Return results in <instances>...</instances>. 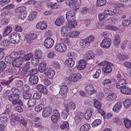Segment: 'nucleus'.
I'll return each mask as SVG.
<instances>
[{
  "mask_svg": "<svg viewBox=\"0 0 131 131\" xmlns=\"http://www.w3.org/2000/svg\"><path fill=\"white\" fill-rule=\"evenodd\" d=\"M26 8L24 6L21 7L17 8L15 10V12L17 13H20L25 10Z\"/></svg>",
  "mask_w": 131,
  "mask_h": 131,
  "instance_id": "obj_57",
  "label": "nucleus"
},
{
  "mask_svg": "<svg viewBox=\"0 0 131 131\" xmlns=\"http://www.w3.org/2000/svg\"><path fill=\"white\" fill-rule=\"evenodd\" d=\"M93 112V109L91 108H89L86 110L84 115V118L86 120H88L90 118Z\"/></svg>",
  "mask_w": 131,
  "mask_h": 131,
  "instance_id": "obj_16",
  "label": "nucleus"
},
{
  "mask_svg": "<svg viewBox=\"0 0 131 131\" xmlns=\"http://www.w3.org/2000/svg\"><path fill=\"white\" fill-rule=\"evenodd\" d=\"M89 44L85 40H82L80 41V46L82 48H87Z\"/></svg>",
  "mask_w": 131,
  "mask_h": 131,
  "instance_id": "obj_28",
  "label": "nucleus"
},
{
  "mask_svg": "<svg viewBox=\"0 0 131 131\" xmlns=\"http://www.w3.org/2000/svg\"><path fill=\"white\" fill-rule=\"evenodd\" d=\"M76 13L74 11H70L67 12L66 14V17L68 21H70V20L74 19L73 18L75 16Z\"/></svg>",
  "mask_w": 131,
  "mask_h": 131,
  "instance_id": "obj_14",
  "label": "nucleus"
},
{
  "mask_svg": "<svg viewBox=\"0 0 131 131\" xmlns=\"http://www.w3.org/2000/svg\"><path fill=\"white\" fill-rule=\"evenodd\" d=\"M8 118L6 116H3L0 117V123L5 124L8 122Z\"/></svg>",
  "mask_w": 131,
  "mask_h": 131,
  "instance_id": "obj_41",
  "label": "nucleus"
},
{
  "mask_svg": "<svg viewBox=\"0 0 131 131\" xmlns=\"http://www.w3.org/2000/svg\"><path fill=\"white\" fill-rule=\"evenodd\" d=\"M81 0H72L69 3V6L70 8L75 9H79V6L81 4Z\"/></svg>",
  "mask_w": 131,
  "mask_h": 131,
  "instance_id": "obj_3",
  "label": "nucleus"
},
{
  "mask_svg": "<svg viewBox=\"0 0 131 131\" xmlns=\"http://www.w3.org/2000/svg\"><path fill=\"white\" fill-rule=\"evenodd\" d=\"M117 97L116 94L115 93L108 94L106 97V100L108 101H111L115 99Z\"/></svg>",
  "mask_w": 131,
  "mask_h": 131,
  "instance_id": "obj_32",
  "label": "nucleus"
},
{
  "mask_svg": "<svg viewBox=\"0 0 131 131\" xmlns=\"http://www.w3.org/2000/svg\"><path fill=\"white\" fill-rule=\"evenodd\" d=\"M52 108L50 107H46L43 110L42 116L43 117L46 118L50 116L52 113Z\"/></svg>",
  "mask_w": 131,
  "mask_h": 131,
  "instance_id": "obj_6",
  "label": "nucleus"
},
{
  "mask_svg": "<svg viewBox=\"0 0 131 131\" xmlns=\"http://www.w3.org/2000/svg\"><path fill=\"white\" fill-rule=\"evenodd\" d=\"M39 80L38 77L36 76L32 75L29 78V83L30 85H35L36 84Z\"/></svg>",
  "mask_w": 131,
  "mask_h": 131,
  "instance_id": "obj_12",
  "label": "nucleus"
},
{
  "mask_svg": "<svg viewBox=\"0 0 131 131\" xmlns=\"http://www.w3.org/2000/svg\"><path fill=\"white\" fill-rule=\"evenodd\" d=\"M64 18L62 16H59L56 19L55 22V24L58 26L61 25L64 23Z\"/></svg>",
  "mask_w": 131,
  "mask_h": 131,
  "instance_id": "obj_20",
  "label": "nucleus"
},
{
  "mask_svg": "<svg viewBox=\"0 0 131 131\" xmlns=\"http://www.w3.org/2000/svg\"><path fill=\"white\" fill-rule=\"evenodd\" d=\"M112 65V64L109 63L106 66L102 68V71L105 75H107L111 72L112 69L111 66Z\"/></svg>",
  "mask_w": 131,
  "mask_h": 131,
  "instance_id": "obj_10",
  "label": "nucleus"
},
{
  "mask_svg": "<svg viewBox=\"0 0 131 131\" xmlns=\"http://www.w3.org/2000/svg\"><path fill=\"white\" fill-rule=\"evenodd\" d=\"M15 85L18 88H21L23 85V82L21 80H17L15 81Z\"/></svg>",
  "mask_w": 131,
  "mask_h": 131,
  "instance_id": "obj_42",
  "label": "nucleus"
},
{
  "mask_svg": "<svg viewBox=\"0 0 131 131\" xmlns=\"http://www.w3.org/2000/svg\"><path fill=\"white\" fill-rule=\"evenodd\" d=\"M101 121L100 119H95L92 123V126L93 127L94 126H98L101 124Z\"/></svg>",
  "mask_w": 131,
  "mask_h": 131,
  "instance_id": "obj_51",
  "label": "nucleus"
},
{
  "mask_svg": "<svg viewBox=\"0 0 131 131\" xmlns=\"http://www.w3.org/2000/svg\"><path fill=\"white\" fill-rule=\"evenodd\" d=\"M65 63V64L67 65V67L69 68H71L74 64L75 62L72 58H69L66 60Z\"/></svg>",
  "mask_w": 131,
  "mask_h": 131,
  "instance_id": "obj_18",
  "label": "nucleus"
},
{
  "mask_svg": "<svg viewBox=\"0 0 131 131\" xmlns=\"http://www.w3.org/2000/svg\"><path fill=\"white\" fill-rule=\"evenodd\" d=\"M55 48L56 50L61 52L65 51L67 49L66 45L63 43L57 44L56 45Z\"/></svg>",
  "mask_w": 131,
  "mask_h": 131,
  "instance_id": "obj_8",
  "label": "nucleus"
},
{
  "mask_svg": "<svg viewBox=\"0 0 131 131\" xmlns=\"http://www.w3.org/2000/svg\"><path fill=\"white\" fill-rule=\"evenodd\" d=\"M111 43V40L110 38H105L102 40L100 45L103 48H108L110 47Z\"/></svg>",
  "mask_w": 131,
  "mask_h": 131,
  "instance_id": "obj_5",
  "label": "nucleus"
},
{
  "mask_svg": "<svg viewBox=\"0 0 131 131\" xmlns=\"http://www.w3.org/2000/svg\"><path fill=\"white\" fill-rule=\"evenodd\" d=\"M106 3V0H97L96 6L101 7L104 5Z\"/></svg>",
  "mask_w": 131,
  "mask_h": 131,
  "instance_id": "obj_43",
  "label": "nucleus"
},
{
  "mask_svg": "<svg viewBox=\"0 0 131 131\" xmlns=\"http://www.w3.org/2000/svg\"><path fill=\"white\" fill-rule=\"evenodd\" d=\"M122 107V103L120 102H117L114 106L113 111L117 113H118Z\"/></svg>",
  "mask_w": 131,
  "mask_h": 131,
  "instance_id": "obj_26",
  "label": "nucleus"
},
{
  "mask_svg": "<svg viewBox=\"0 0 131 131\" xmlns=\"http://www.w3.org/2000/svg\"><path fill=\"white\" fill-rule=\"evenodd\" d=\"M12 73V70L10 69L9 68L7 69L3 72V74L5 76H8L11 74Z\"/></svg>",
  "mask_w": 131,
  "mask_h": 131,
  "instance_id": "obj_64",
  "label": "nucleus"
},
{
  "mask_svg": "<svg viewBox=\"0 0 131 131\" xmlns=\"http://www.w3.org/2000/svg\"><path fill=\"white\" fill-rule=\"evenodd\" d=\"M10 1V0H1L0 1V5L1 6H4L8 4Z\"/></svg>",
  "mask_w": 131,
  "mask_h": 131,
  "instance_id": "obj_59",
  "label": "nucleus"
},
{
  "mask_svg": "<svg viewBox=\"0 0 131 131\" xmlns=\"http://www.w3.org/2000/svg\"><path fill=\"white\" fill-rule=\"evenodd\" d=\"M131 23V20H126L123 21L122 22V25L124 27H127L129 26Z\"/></svg>",
  "mask_w": 131,
  "mask_h": 131,
  "instance_id": "obj_53",
  "label": "nucleus"
},
{
  "mask_svg": "<svg viewBox=\"0 0 131 131\" xmlns=\"http://www.w3.org/2000/svg\"><path fill=\"white\" fill-rule=\"evenodd\" d=\"M71 29L70 27H62L61 29L62 35L64 37L67 36L71 32Z\"/></svg>",
  "mask_w": 131,
  "mask_h": 131,
  "instance_id": "obj_7",
  "label": "nucleus"
},
{
  "mask_svg": "<svg viewBox=\"0 0 131 131\" xmlns=\"http://www.w3.org/2000/svg\"><path fill=\"white\" fill-rule=\"evenodd\" d=\"M37 37V35L36 34L32 33L28 35L26 38L27 42L29 44L32 43V40L35 39Z\"/></svg>",
  "mask_w": 131,
  "mask_h": 131,
  "instance_id": "obj_17",
  "label": "nucleus"
},
{
  "mask_svg": "<svg viewBox=\"0 0 131 131\" xmlns=\"http://www.w3.org/2000/svg\"><path fill=\"white\" fill-rule=\"evenodd\" d=\"M20 35L17 33H12L9 35L8 40L12 43L17 44L20 41Z\"/></svg>",
  "mask_w": 131,
  "mask_h": 131,
  "instance_id": "obj_2",
  "label": "nucleus"
},
{
  "mask_svg": "<svg viewBox=\"0 0 131 131\" xmlns=\"http://www.w3.org/2000/svg\"><path fill=\"white\" fill-rule=\"evenodd\" d=\"M19 16V18L21 19H23L25 18L27 16L26 12L25 10L20 13Z\"/></svg>",
  "mask_w": 131,
  "mask_h": 131,
  "instance_id": "obj_60",
  "label": "nucleus"
},
{
  "mask_svg": "<svg viewBox=\"0 0 131 131\" xmlns=\"http://www.w3.org/2000/svg\"><path fill=\"white\" fill-rule=\"evenodd\" d=\"M42 52L39 49H36L34 51V54L36 58L39 59H41L42 57Z\"/></svg>",
  "mask_w": 131,
  "mask_h": 131,
  "instance_id": "obj_24",
  "label": "nucleus"
},
{
  "mask_svg": "<svg viewBox=\"0 0 131 131\" xmlns=\"http://www.w3.org/2000/svg\"><path fill=\"white\" fill-rule=\"evenodd\" d=\"M69 110H73L75 109L76 107L75 103L73 102H70L68 104Z\"/></svg>",
  "mask_w": 131,
  "mask_h": 131,
  "instance_id": "obj_48",
  "label": "nucleus"
},
{
  "mask_svg": "<svg viewBox=\"0 0 131 131\" xmlns=\"http://www.w3.org/2000/svg\"><path fill=\"white\" fill-rule=\"evenodd\" d=\"M117 58L120 60H126L128 58V56L122 54H119L117 55Z\"/></svg>",
  "mask_w": 131,
  "mask_h": 131,
  "instance_id": "obj_50",
  "label": "nucleus"
},
{
  "mask_svg": "<svg viewBox=\"0 0 131 131\" xmlns=\"http://www.w3.org/2000/svg\"><path fill=\"white\" fill-rule=\"evenodd\" d=\"M23 61V58L19 57L13 61L12 65L14 67L19 68L22 64Z\"/></svg>",
  "mask_w": 131,
  "mask_h": 131,
  "instance_id": "obj_4",
  "label": "nucleus"
},
{
  "mask_svg": "<svg viewBox=\"0 0 131 131\" xmlns=\"http://www.w3.org/2000/svg\"><path fill=\"white\" fill-rule=\"evenodd\" d=\"M32 96V94L27 91L23 92V97L24 99L25 100L29 99Z\"/></svg>",
  "mask_w": 131,
  "mask_h": 131,
  "instance_id": "obj_30",
  "label": "nucleus"
},
{
  "mask_svg": "<svg viewBox=\"0 0 131 131\" xmlns=\"http://www.w3.org/2000/svg\"><path fill=\"white\" fill-rule=\"evenodd\" d=\"M48 70H46L44 73L47 76L50 78H52L54 75L55 72L53 70H50L49 69L47 68Z\"/></svg>",
  "mask_w": 131,
  "mask_h": 131,
  "instance_id": "obj_22",
  "label": "nucleus"
},
{
  "mask_svg": "<svg viewBox=\"0 0 131 131\" xmlns=\"http://www.w3.org/2000/svg\"><path fill=\"white\" fill-rule=\"evenodd\" d=\"M52 65L54 68L56 69H60L61 67L60 64L57 61H53Z\"/></svg>",
  "mask_w": 131,
  "mask_h": 131,
  "instance_id": "obj_49",
  "label": "nucleus"
},
{
  "mask_svg": "<svg viewBox=\"0 0 131 131\" xmlns=\"http://www.w3.org/2000/svg\"><path fill=\"white\" fill-rule=\"evenodd\" d=\"M84 115L83 113L80 112V115H76L74 117V119L76 123H79L83 118Z\"/></svg>",
  "mask_w": 131,
  "mask_h": 131,
  "instance_id": "obj_27",
  "label": "nucleus"
},
{
  "mask_svg": "<svg viewBox=\"0 0 131 131\" xmlns=\"http://www.w3.org/2000/svg\"><path fill=\"white\" fill-rule=\"evenodd\" d=\"M121 92L123 94L130 95L131 94V89L129 88L127 86H126L124 85L120 89Z\"/></svg>",
  "mask_w": 131,
  "mask_h": 131,
  "instance_id": "obj_15",
  "label": "nucleus"
},
{
  "mask_svg": "<svg viewBox=\"0 0 131 131\" xmlns=\"http://www.w3.org/2000/svg\"><path fill=\"white\" fill-rule=\"evenodd\" d=\"M82 77V76L81 74L78 73L74 75L72 79L73 80V81L74 82L77 81L78 80L80 79Z\"/></svg>",
  "mask_w": 131,
  "mask_h": 131,
  "instance_id": "obj_44",
  "label": "nucleus"
},
{
  "mask_svg": "<svg viewBox=\"0 0 131 131\" xmlns=\"http://www.w3.org/2000/svg\"><path fill=\"white\" fill-rule=\"evenodd\" d=\"M46 64L45 62L41 63L38 66L39 70L40 72H44L46 70H48L47 68H46Z\"/></svg>",
  "mask_w": 131,
  "mask_h": 131,
  "instance_id": "obj_21",
  "label": "nucleus"
},
{
  "mask_svg": "<svg viewBox=\"0 0 131 131\" xmlns=\"http://www.w3.org/2000/svg\"><path fill=\"white\" fill-rule=\"evenodd\" d=\"M124 124L127 129L131 127V121L127 119H124Z\"/></svg>",
  "mask_w": 131,
  "mask_h": 131,
  "instance_id": "obj_38",
  "label": "nucleus"
},
{
  "mask_svg": "<svg viewBox=\"0 0 131 131\" xmlns=\"http://www.w3.org/2000/svg\"><path fill=\"white\" fill-rule=\"evenodd\" d=\"M70 21V23L69 24V27L71 28L75 27V26L77 25V23L75 20L73 19L70 20V21Z\"/></svg>",
  "mask_w": 131,
  "mask_h": 131,
  "instance_id": "obj_47",
  "label": "nucleus"
},
{
  "mask_svg": "<svg viewBox=\"0 0 131 131\" xmlns=\"http://www.w3.org/2000/svg\"><path fill=\"white\" fill-rule=\"evenodd\" d=\"M12 30V28L10 27H7L4 31L3 34V36L5 37L9 34Z\"/></svg>",
  "mask_w": 131,
  "mask_h": 131,
  "instance_id": "obj_40",
  "label": "nucleus"
},
{
  "mask_svg": "<svg viewBox=\"0 0 131 131\" xmlns=\"http://www.w3.org/2000/svg\"><path fill=\"white\" fill-rule=\"evenodd\" d=\"M93 104L95 107L98 109L100 108L101 107V103L98 101H94Z\"/></svg>",
  "mask_w": 131,
  "mask_h": 131,
  "instance_id": "obj_56",
  "label": "nucleus"
},
{
  "mask_svg": "<svg viewBox=\"0 0 131 131\" xmlns=\"http://www.w3.org/2000/svg\"><path fill=\"white\" fill-rule=\"evenodd\" d=\"M68 91V88L67 86L65 85H63L61 87L60 90L59 94L61 95H64L66 96L67 92Z\"/></svg>",
  "mask_w": 131,
  "mask_h": 131,
  "instance_id": "obj_19",
  "label": "nucleus"
},
{
  "mask_svg": "<svg viewBox=\"0 0 131 131\" xmlns=\"http://www.w3.org/2000/svg\"><path fill=\"white\" fill-rule=\"evenodd\" d=\"M14 79L12 77H10L9 79L7 80H4L1 82L2 84L4 86H8L10 83L14 80Z\"/></svg>",
  "mask_w": 131,
  "mask_h": 131,
  "instance_id": "obj_29",
  "label": "nucleus"
},
{
  "mask_svg": "<svg viewBox=\"0 0 131 131\" xmlns=\"http://www.w3.org/2000/svg\"><path fill=\"white\" fill-rule=\"evenodd\" d=\"M94 57V54L91 52V53L88 54L84 58L85 60H88L93 58Z\"/></svg>",
  "mask_w": 131,
  "mask_h": 131,
  "instance_id": "obj_61",
  "label": "nucleus"
},
{
  "mask_svg": "<svg viewBox=\"0 0 131 131\" xmlns=\"http://www.w3.org/2000/svg\"><path fill=\"white\" fill-rule=\"evenodd\" d=\"M5 60L7 63L9 64L11 63L12 59L11 57L7 56L5 57Z\"/></svg>",
  "mask_w": 131,
  "mask_h": 131,
  "instance_id": "obj_63",
  "label": "nucleus"
},
{
  "mask_svg": "<svg viewBox=\"0 0 131 131\" xmlns=\"http://www.w3.org/2000/svg\"><path fill=\"white\" fill-rule=\"evenodd\" d=\"M90 128V125L86 124L82 125L80 128V131H88Z\"/></svg>",
  "mask_w": 131,
  "mask_h": 131,
  "instance_id": "obj_31",
  "label": "nucleus"
},
{
  "mask_svg": "<svg viewBox=\"0 0 131 131\" xmlns=\"http://www.w3.org/2000/svg\"><path fill=\"white\" fill-rule=\"evenodd\" d=\"M45 106V105L44 104H40L35 106V111L37 112L40 111L44 108Z\"/></svg>",
  "mask_w": 131,
  "mask_h": 131,
  "instance_id": "obj_39",
  "label": "nucleus"
},
{
  "mask_svg": "<svg viewBox=\"0 0 131 131\" xmlns=\"http://www.w3.org/2000/svg\"><path fill=\"white\" fill-rule=\"evenodd\" d=\"M7 66V64L4 61H0V68L1 69L4 71L6 69Z\"/></svg>",
  "mask_w": 131,
  "mask_h": 131,
  "instance_id": "obj_55",
  "label": "nucleus"
},
{
  "mask_svg": "<svg viewBox=\"0 0 131 131\" xmlns=\"http://www.w3.org/2000/svg\"><path fill=\"white\" fill-rule=\"evenodd\" d=\"M54 41L51 38L47 37L45 40L44 45L48 48H51L53 45Z\"/></svg>",
  "mask_w": 131,
  "mask_h": 131,
  "instance_id": "obj_9",
  "label": "nucleus"
},
{
  "mask_svg": "<svg viewBox=\"0 0 131 131\" xmlns=\"http://www.w3.org/2000/svg\"><path fill=\"white\" fill-rule=\"evenodd\" d=\"M37 12L34 11L28 17V19L29 21L33 20L34 18H35L37 16Z\"/></svg>",
  "mask_w": 131,
  "mask_h": 131,
  "instance_id": "obj_37",
  "label": "nucleus"
},
{
  "mask_svg": "<svg viewBox=\"0 0 131 131\" xmlns=\"http://www.w3.org/2000/svg\"><path fill=\"white\" fill-rule=\"evenodd\" d=\"M20 97L13 94H11L8 96V99L12 101L13 105H15L19 104L23 105V103L21 101L19 100Z\"/></svg>",
  "mask_w": 131,
  "mask_h": 131,
  "instance_id": "obj_1",
  "label": "nucleus"
},
{
  "mask_svg": "<svg viewBox=\"0 0 131 131\" xmlns=\"http://www.w3.org/2000/svg\"><path fill=\"white\" fill-rule=\"evenodd\" d=\"M60 117L56 115H53L51 117V119L53 122L55 123L57 122L58 119L60 118Z\"/></svg>",
  "mask_w": 131,
  "mask_h": 131,
  "instance_id": "obj_58",
  "label": "nucleus"
},
{
  "mask_svg": "<svg viewBox=\"0 0 131 131\" xmlns=\"http://www.w3.org/2000/svg\"><path fill=\"white\" fill-rule=\"evenodd\" d=\"M127 82L126 81L125 79H123L119 80L118 82L116 83V86L117 89H120L121 86H119V84H120L121 85H125L127 84Z\"/></svg>",
  "mask_w": 131,
  "mask_h": 131,
  "instance_id": "obj_25",
  "label": "nucleus"
},
{
  "mask_svg": "<svg viewBox=\"0 0 131 131\" xmlns=\"http://www.w3.org/2000/svg\"><path fill=\"white\" fill-rule=\"evenodd\" d=\"M0 45L2 47H7L9 45L10 42L8 40H4L0 41Z\"/></svg>",
  "mask_w": 131,
  "mask_h": 131,
  "instance_id": "obj_35",
  "label": "nucleus"
},
{
  "mask_svg": "<svg viewBox=\"0 0 131 131\" xmlns=\"http://www.w3.org/2000/svg\"><path fill=\"white\" fill-rule=\"evenodd\" d=\"M86 64V62L84 60H82L79 61L77 68L78 70H81L84 69Z\"/></svg>",
  "mask_w": 131,
  "mask_h": 131,
  "instance_id": "obj_13",
  "label": "nucleus"
},
{
  "mask_svg": "<svg viewBox=\"0 0 131 131\" xmlns=\"http://www.w3.org/2000/svg\"><path fill=\"white\" fill-rule=\"evenodd\" d=\"M94 38L93 36H91L87 37L85 40L89 44L91 42H92L94 41Z\"/></svg>",
  "mask_w": 131,
  "mask_h": 131,
  "instance_id": "obj_62",
  "label": "nucleus"
},
{
  "mask_svg": "<svg viewBox=\"0 0 131 131\" xmlns=\"http://www.w3.org/2000/svg\"><path fill=\"white\" fill-rule=\"evenodd\" d=\"M36 101L34 98H30L28 101L27 103L28 107H31L34 106L36 104Z\"/></svg>",
  "mask_w": 131,
  "mask_h": 131,
  "instance_id": "obj_23",
  "label": "nucleus"
},
{
  "mask_svg": "<svg viewBox=\"0 0 131 131\" xmlns=\"http://www.w3.org/2000/svg\"><path fill=\"white\" fill-rule=\"evenodd\" d=\"M39 59L33 58L31 60V62L32 65L35 66H37L39 63Z\"/></svg>",
  "mask_w": 131,
  "mask_h": 131,
  "instance_id": "obj_33",
  "label": "nucleus"
},
{
  "mask_svg": "<svg viewBox=\"0 0 131 131\" xmlns=\"http://www.w3.org/2000/svg\"><path fill=\"white\" fill-rule=\"evenodd\" d=\"M85 89V92L90 95L96 92V91L94 89L93 85L91 84H89L86 86Z\"/></svg>",
  "mask_w": 131,
  "mask_h": 131,
  "instance_id": "obj_11",
  "label": "nucleus"
},
{
  "mask_svg": "<svg viewBox=\"0 0 131 131\" xmlns=\"http://www.w3.org/2000/svg\"><path fill=\"white\" fill-rule=\"evenodd\" d=\"M69 127V125L68 123L67 122H64L63 124L60 126L61 128L63 129H66V130H67L68 129Z\"/></svg>",
  "mask_w": 131,
  "mask_h": 131,
  "instance_id": "obj_54",
  "label": "nucleus"
},
{
  "mask_svg": "<svg viewBox=\"0 0 131 131\" xmlns=\"http://www.w3.org/2000/svg\"><path fill=\"white\" fill-rule=\"evenodd\" d=\"M42 96L41 93L40 91H37L35 92L33 95V97L36 99H38L41 98Z\"/></svg>",
  "mask_w": 131,
  "mask_h": 131,
  "instance_id": "obj_45",
  "label": "nucleus"
},
{
  "mask_svg": "<svg viewBox=\"0 0 131 131\" xmlns=\"http://www.w3.org/2000/svg\"><path fill=\"white\" fill-rule=\"evenodd\" d=\"M33 56V54L31 53H30L27 54L25 55L23 58V59L26 61L29 60Z\"/></svg>",
  "mask_w": 131,
  "mask_h": 131,
  "instance_id": "obj_46",
  "label": "nucleus"
},
{
  "mask_svg": "<svg viewBox=\"0 0 131 131\" xmlns=\"http://www.w3.org/2000/svg\"><path fill=\"white\" fill-rule=\"evenodd\" d=\"M115 39H114L113 43L114 45L117 46L119 44L120 42L121 38L120 36L118 35H115Z\"/></svg>",
  "mask_w": 131,
  "mask_h": 131,
  "instance_id": "obj_36",
  "label": "nucleus"
},
{
  "mask_svg": "<svg viewBox=\"0 0 131 131\" xmlns=\"http://www.w3.org/2000/svg\"><path fill=\"white\" fill-rule=\"evenodd\" d=\"M11 91L13 94L20 97L19 95L20 93V91L15 88H13L11 89Z\"/></svg>",
  "mask_w": 131,
  "mask_h": 131,
  "instance_id": "obj_34",
  "label": "nucleus"
},
{
  "mask_svg": "<svg viewBox=\"0 0 131 131\" xmlns=\"http://www.w3.org/2000/svg\"><path fill=\"white\" fill-rule=\"evenodd\" d=\"M124 105L126 108H128L131 104V101L127 99L126 100L123 102Z\"/></svg>",
  "mask_w": 131,
  "mask_h": 131,
  "instance_id": "obj_52",
  "label": "nucleus"
}]
</instances>
